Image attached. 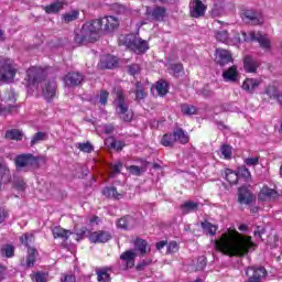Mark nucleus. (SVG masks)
<instances>
[{"label": "nucleus", "mask_w": 282, "mask_h": 282, "mask_svg": "<svg viewBox=\"0 0 282 282\" xmlns=\"http://www.w3.org/2000/svg\"><path fill=\"white\" fill-rule=\"evenodd\" d=\"M110 149H113L115 151H122V149H124V142L113 139L110 143Z\"/></svg>", "instance_id": "e2e57ef3"}, {"label": "nucleus", "mask_w": 282, "mask_h": 282, "mask_svg": "<svg viewBox=\"0 0 282 282\" xmlns=\"http://www.w3.org/2000/svg\"><path fill=\"white\" fill-rule=\"evenodd\" d=\"M133 224V217L131 216H123L117 221V226L122 230H129Z\"/></svg>", "instance_id": "37998d69"}, {"label": "nucleus", "mask_w": 282, "mask_h": 282, "mask_svg": "<svg viewBox=\"0 0 282 282\" xmlns=\"http://www.w3.org/2000/svg\"><path fill=\"white\" fill-rule=\"evenodd\" d=\"M175 142L176 141H175L174 132L163 134V137L161 138V141H160L162 147H169L171 149H173V147H175Z\"/></svg>", "instance_id": "c9c22d12"}, {"label": "nucleus", "mask_w": 282, "mask_h": 282, "mask_svg": "<svg viewBox=\"0 0 282 282\" xmlns=\"http://www.w3.org/2000/svg\"><path fill=\"white\" fill-rule=\"evenodd\" d=\"M173 132L175 141L180 142V144H188V142H191V135H188V132L184 131V129L176 128Z\"/></svg>", "instance_id": "bb28decb"}, {"label": "nucleus", "mask_w": 282, "mask_h": 282, "mask_svg": "<svg viewBox=\"0 0 282 282\" xmlns=\"http://www.w3.org/2000/svg\"><path fill=\"white\" fill-rule=\"evenodd\" d=\"M170 70L174 78H180V76H184V64L182 63H172L170 64Z\"/></svg>", "instance_id": "e433bc0d"}, {"label": "nucleus", "mask_w": 282, "mask_h": 282, "mask_svg": "<svg viewBox=\"0 0 282 282\" xmlns=\"http://www.w3.org/2000/svg\"><path fill=\"white\" fill-rule=\"evenodd\" d=\"M41 162V156H35L32 153L19 154L15 156V166L17 169H39Z\"/></svg>", "instance_id": "39448f33"}, {"label": "nucleus", "mask_w": 282, "mask_h": 282, "mask_svg": "<svg viewBox=\"0 0 282 282\" xmlns=\"http://www.w3.org/2000/svg\"><path fill=\"white\" fill-rule=\"evenodd\" d=\"M180 108L183 116H197L199 111L195 106L188 104H181Z\"/></svg>", "instance_id": "ea45409f"}, {"label": "nucleus", "mask_w": 282, "mask_h": 282, "mask_svg": "<svg viewBox=\"0 0 282 282\" xmlns=\"http://www.w3.org/2000/svg\"><path fill=\"white\" fill-rule=\"evenodd\" d=\"M242 65L247 74H257L261 64L254 57L246 55L243 57Z\"/></svg>", "instance_id": "a211bd4d"}, {"label": "nucleus", "mask_w": 282, "mask_h": 282, "mask_svg": "<svg viewBox=\"0 0 282 282\" xmlns=\"http://www.w3.org/2000/svg\"><path fill=\"white\" fill-rule=\"evenodd\" d=\"M238 177H242L243 180H246V182H250V180L252 178V174L250 173V170H248V167H246V165H241L240 167H238Z\"/></svg>", "instance_id": "8fccbe9b"}, {"label": "nucleus", "mask_w": 282, "mask_h": 282, "mask_svg": "<svg viewBox=\"0 0 282 282\" xmlns=\"http://www.w3.org/2000/svg\"><path fill=\"white\" fill-rule=\"evenodd\" d=\"M221 155H224L225 160H230L232 156V149L228 144H224L220 148Z\"/></svg>", "instance_id": "bf43d9fd"}, {"label": "nucleus", "mask_w": 282, "mask_h": 282, "mask_svg": "<svg viewBox=\"0 0 282 282\" xmlns=\"http://www.w3.org/2000/svg\"><path fill=\"white\" fill-rule=\"evenodd\" d=\"M246 275L248 276L246 282H261V280L268 276V270L263 267H248Z\"/></svg>", "instance_id": "6e6552de"}, {"label": "nucleus", "mask_w": 282, "mask_h": 282, "mask_svg": "<svg viewBox=\"0 0 282 282\" xmlns=\"http://www.w3.org/2000/svg\"><path fill=\"white\" fill-rule=\"evenodd\" d=\"M121 261H126L127 268H133L135 261V252L133 250H127L120 254Z\"/></svg>", "instance_id": "72a5a7b5"}, {"label": "nucleus", "mask_w": 282, "mask_h": 282, "mask_svg": "<svg viewBox=\"0 0 282 282\" xmlns=\"http://www.w3.org/2000/svg\"><path fill=\"white\" fill-rule=\"evenodd\" d=\"M245 41H257V43H259L260 47L264 50V52H270V50H272V42L270 41V37L261 33V31L258 33L254 31L249 32V37H245Z\"/></svg>", "instance_id": "423d86ee"}, {"label": "nucleus", "mask_w": 282, "mask_h": 282, "mask_svg": "<svg viewBox=\"0 0 282 282\" xmlns=\"http://www.w3.org/2000/svg\"><path fill=\"white\" fill-rule=\"evenodd\" d=\"M74 43L79 46L87 45V43H96V37H90L82 26V30L75 32Z\"/></svg>", "instance_id": "6ab92c4d"}, {"label": "nucleus", "mask_w": 282, "mask_h": 282, "mask_svg": "<svg viewBox=\"0 0 282 282\" xmlns=\"http://www.w3.org/2000/svg\"><path fill=\"white\" fill-rule=\"evenodd\" d=\"M155 89L160 96H166L169 94V83H166L164 79H161L156 82Z\"/></svg>", "instance_id": "a18cd8bd"}, {"label": "nucleus", "mask_w": 282, "mask_h": 282, "mask_svg": "<svg viewBox=\"0 0 282 282\" xmlns=\"http://www.w3.org/2000/svg\"><path fill=\"white\" fill-rule=\"evenodd\" d=\"M151 17L152 19H154V21H159V23H162V21L166 19V7H154L151 11Z\"/></svg>", "instance_id": "cd10ccee"}, {"label": "nucleus", "mask_w": 282, "mask_h": 282, "mask_svg": "<svg viewBox=\"0 0 282 282\" xmlns=\"http://www.w3.org/2000/svg\"><path fill=\"white\" fill-rule=\"evenodd\" d=\"M127 69H128V74L130 76H137V74H140V64H130L127 66Z\"/></svg>", "instance_id": "680f3d73"}, {"label": "nucleus", "mask_w": 282, "mask_h": 282, "mask_svg": "<svg viewBox=\"0 0 282 282\" xmlns=\"http://www.w3.org/2000/svg\"><path fill=\"white\" fill-rule=\"evenodd\" d=\"M216 40L219 41V43H228L229 34L226 30L216 32Z\"/></svg>", "instance_id": "4d7b16f0"}, {"label": "nucleus", "mask_w": 282, "mask_h": 282, "mask_svg": "<svg viewBox=\"0 0 282 282\" xmlns=\"http://www.w3.org/2000/svg\"><path fill=\"white\" fill-rule=\"evenodd\" d=\"M259 202H274L279 199V192L273 188H270L268 185H264L258 195Z\"/></svg>", "instance_id": "2eb2a0df"}, {"label": "nucleus", "mask_w": 282, "mask_h": 282, "mask_svg": "<svg viewBox=\"0 0 282 282\" xmlns=\"http://www.w3.org/2000/svg\"><path fill=\"white\" fill-rule=\"evenodd\" d=\"M135 100L140 102V100H144L147 98V93L144 91V86L141 82L135 83V91H134Z\"/></svg>", "instance_id": "c03bdc74"}, {"label": "nucleus", "mask_w": 282, "mask_h": 282, "mask_svg": "<svg viewBox=\"0 0 282 282\" xmlns=\"http://www.w3.org/2000/svg\"><path fill=\"white\" fill-rule=\"evenodd\" d=\"M111 172L109 173V177L113 178L116 175H120V171H122V162H117L110 165Z\"/></svg>", "instance_id": "6e6d98bb"}, {"label": "nucleus", "mask_w": 282, "mask_h": 282, "mask_svg": "<svg viewBox=\"0 0 282 282\" xmlns=\"http://www.w3.org/2000/svg\"><path fill=\"white\" fill-rule=\"evenodd\" d=\"M207 7L202 2V0H194L193 8L189 10L191 17L193 19H199L206 14Z\"/></svg>", "instance_id": "aec40b11"}, {"label": "nucleus", "mask_w": 282, "mask_h": 282, "mask_svg": "<svg viewBox=\"0 0 282 282\" xmlns=\"http://www.w3.org/2000/svg\"><path fill=\"white\" fill-rule=\"evenodd\" d=\"M253 202H257V196L248 187L241 186L238 188V204L250 206Z\"/></svg>", "instance_id": "ddd939ff"}, {"label": "nucleus", "mask_w": 282, "mask_h": 282, "mask_svg": "<svg viewBox=\"0 0 282 282\" xmlns=\"http://www.w3.org/2000/svg\"><path fill=\"white\" fill-rule=\"evenodd\" d=\"M102 34H111V32L118 30L120 21L113 15H105L100 18Z\"/></svg>", "instance_id": "9d476101"}, {"label": "nucleus", "mask_w": 282, "mask_h": 282, "mask_svg": "<svg viewBox=\"0 0 282 282\" xmlns=\"http://www.w3.org/2000/svg\"><path fill=\"white\" fill-rule=\"evenodd\" d=\"M17 98H19V95H17V93L11 90L10 93H8V96L4 99V104L6 105H15Z\"/></svg>", "instance_id": "052dcab7"}, {"label": "nucleus", "mask_w": 282, "mask_h": 282, "mask_svg": "<svg viewBox=\"0 0 282 282\" xmlns=\"http://www.w3.org/2000/svg\"><path fill=\"white\" fill-rule=\"evenodd\" d=\"M115 105L116 113L123 122H131L133 120V110L129 109V104H127V97L124 96V90L122 88H115Z\"/></svg>", "instance_id": "f03ea898"}, {"label": "nucleus", "mask_w": 282, "mask_h": 282, "mask_svg": "<svg viewBox=\"0 0 282 282\" xmlns=\"http://www.w3.org/2000/svg\"><path fill=\"white\" fill-rule=\"evenodd\" d=\"M25 80L28 85H39V83L45 80V72L39 67L32 66L26 70Z\"/></svg>", "instance_id": "1a4fd4ad"}, {"label": "nucleus", "mask_w": 282, "mask_h": 282, "mask_svg": "<svg viewBox=\"0 0 282 282\" xmlns=\"http://www.w3.org/2000/svg\"><path fill=\"white\" fill-rule=\"evenodd\" d=\"M113 239V235L107 230H97L89 235L90 243H107Z\"/></svg>", "instance_id": "4468645a"}, {"label": "nucleus", "mask_w": 282, "mask_h": 282, "mask_svg": "<svg viewBox=\"0 0 282 282\" xmlns=\"http://www.w3.org/2000/svg\"><path fill=\"white\" fill-rule=\"evenodd\" d=\"M44 140H47L46 132H36L31 139V147H36V144H40V142H44Z\"/></svg>", "instance_id": "de8ad7c7"}, {"label": "nucleus", "mask_w": 282, "mask_h": 282, "mask_svg": "<svg viewBox=\"0 0 282 282\" xmlns=\"http://www.w3.org/2000/svg\"><path fill=\"white\" fill-rule=\"evenodd\" d=\"M26 186L25 181L21 178L13 183V188H15V191H25Z\"/></svg>", "instance_id": "338daca9"}, {"label": "nucleus", "mask_w": 282, "mask_h": 282, "mask_svg": "<svg viewBox=\"0 0 282 282\" xmlns=\"http://www.w3.org/2000/svg\"><path fill=\"white\" fill-rule=\"evenodd\" d=\"M260 85L261 80L257 78H246L242 83V89L247 91V94H254Z\"/></svg>", "instance_id": "5701e85b"}, {"label": "nucleus", "mask_w": 282, "mask_h": 282, "mask_svg": "<svg viewBox=\"0 0 282 282\" xmlns=\"http://www.w3.org/2000/svg\"><path fill=\"white\" fill-rule=\"evenodd\" d=\"M17 76V66L6 57H0V83H10Z\"/></svg>", "instance_id": "7ed1b4c3"}, {"label": "nucleus", "mask_w": 282, "mask_h": 282, "mask_svg": "<svg viewBox=\"0 0 282 282\" xmlns=\"http://www.w3.org/2000/svg\"><path fill=\"white\" fill-rule=\"evenodd\" d=\"M241 19H243L247 23H250L251 25H260L261 24V20L259 19V15L257 14V12H254L252 10H246L241 14Z\"/></svg>", "instance_id": "393cba45"}, {"label": "nucleus", "mask_w": 282, "mask_h": 282, "mask_svg": "<svg viewBox=\"0 0 282 282\" xmlns=\"http://www.w3.org/2000/svg\"><path fill=\"white\" fill-rule=\"evenodd\" d=\"M252 248H257L252 237L246 236L232 228H229L219 239L215 240V250L226 257H238L241 259L247 257Z\"/></svg>", "instance_id": "f257e3e1"}, {"label": "nucleus", "mask_w": 282, "mask_h": 282, "mask_svg": "<svg viewBox=\"0 0 282 282\" xmlns=\"http://www.w3.org/2000/svg\"><path fill=\"white\" fill-rule=\"evenodd\" d=\"M259 160H260V156H254V158H247L245 159L243 162L247 166H258Z\"/></svg>", "instance_id": "69168bd1"}, {"label": "nucleus", "mask_w": 282, "mask_h": 282, "mask_svg": "<svg viewBox=\"0 0 282 282\" xmlns=\"http://www.w3.org/2000/svg\"><path fill=\"white\" fill-rule=\"evenodd\" d=\"M61 282H76V275L69 273H63L61 278Z\"/></svg>", "instance_id": "774afa93"}, {"label": "nucleus", "mask_w": 282, "mask_h": 282, "mask_svg": "<svg viewBox=\"0 0 282 282\" xmlns=\"http://www.w3.org/2000/svg\"><path fill=\"white\" fill-rule=\"evenodd\" d=\"M279 87L274 84H268L262 91L263 102H270V100H278L279 98Z\"/></svg>", "instance_id": "f3484780"}, {"label": "nucleus", "mask_w": 282, "mask_h": 282, "mask_svg": "<svg viewBox=\"0 0 282 282\" xmlns=\"http://www.w3.org/2000/svg\"><path fill=\"white\" fill-rule=\"evenodd\" d=\"M74 230H75L77 241H83V239L87 237V232H89V229L86 226L80 228H78V226H75Z\"/></svg>", "instance_id": "3c124183"}, {"label": "nucleus", "mask_w": 282, "mask_h": 282, "mask_svg": "<svg viewBox=\"0 0 282 282\" xmlns=\"http://www.w3.org/2000/svg\"><path fill=\"white\" fill-rule=\"evenodd\" d=\"M0 252L2 257H6L7 259H12V257H14V245H3L0 249Z\"/></svg>", "instance_id": "49530a36"}, {"label": "nucleus", "mask_w": 282, "mask_h": 282, "mask_svg": "<svg viewBox=\"0 0 282 282\" xmlns=\"http://www.w3.org/2000/svg\"><path fill=\"white\" fill-rule=\"evenodd\" d=\"M180 251V245L177 241H170L166 249V254H175Z\"/></svg>", "instance_id": "13d9d810"}, {"label": "nucleus", "mask_w": 282, "mask_h": 282, "mask_svg": "<svg viewBox=\"0 0 282 282\" xmlns=\"http://www.w3.org/2000/svg\"><path fill=\"white\" fill-rule=\"evenodd\" d=\"M76 147L77 149H79V151H82V153H93L94 151V145L89 141H87L86 143L78 142L76 143Z\"/></svg>", "instance_id": "864d4df0"}, {"label": "nucleus", "mask_w": 282, "mask_h": 282, "mask_svg": "<svg viewBox=\"0 0 282 282\" xmlns=\"http://www.w3.org/2000/svg\"><path fill=\"white\" fill-rule=\"evenodd\" d=\"M84 32L88 33L90 39H100V34H102V24L100 19H95L93 21L86 22L82 26Z\"/></svg>", "instance_id": "0eeeda50"}, {"label": "nucleus", "mask_w": 282, "mask_h": 282, "mask_svg": "<svg viewBox=\"0 0 282 282\" xmlns=\"http://www.w3.org/2000/svg\"><path fill=\"white\" fill-rule=\"evenodd\" d=\"M36 257H39V251L34 247L28 248V254L25 260V265L28 268H34V263H36Z\"/></svg>", "instance_id": "7c9ffc66"}, {"label": "nucleus", "mask_w": 282, "mask_h": 282, "mask_svg": "<svg viewBox=\"0 0 282 282\" xmlns=\"http://www.w3.org/2000/svg\"><path fill=\"white\" fill-rule=\"evenodd\" d=\"M111 272H113V268H111V267L97 268L95 270L97 281L98 282H111Z\"/></svg>", "instance_id": "4be33fe9"}, {"label": "nucleus", "mask_w": 282, "mask_h": 282, "mask_svg": "<svg viewBox=\"0 0 282 282\" xmlns=\"http://www.w3.org/2000/svg\"><path fill=\"white\" fill-rule=\"evenodd\" d=\"M7 140H17V142L23 140V132L19 129H11L6 131Z\"/></svg>", "instance_id": "a19ab883"}, {"label": "nucleus", "mask_w": 282, "mask_h": 282, "mask_svg": "<svg viewBox=\"0 0 282 282\" xmlns=\"http://www.w3.org/2000/svg\"><path fill=\"white\" fill-rule=\"evenodd\" d=\"M101 69H113L118 67V58L112 55H106L100 59Z\"/></svg>", "instance_id": "b1692460"}, {"label": "nucleus", "mask_w": 282, "mask_h": 282, "mask_svg": "<svg viewBox=\"0 0 282 282\" xmlns=\"http://www.w3.org/2000/svg\"><path fill=\"white\" fill-rule=\"evenodd\" d=\"M200 228H203L205 235H209L210 237H215V235H217V231L219 230V226L214 225L208 220L202 221Z\"/></svg>", "instance_id": "c756f323"}, {"label": "nucleus", "mask_w": 282, "mask_h": 282, "mask_svg": "<svg viewBox=\"0 0 282 282\" xmlns=\"http://www.w3.org/2000/svg\"><path fill=\"white\" fill-rule=\"evenodd\" d=\"M102 195L110 199H122V197H124V194L119 193L118 188H116L115 186L104 188Z\"/></svg>", "instance_id": "2f4dec72"}, {"label": "nucleus", "mask_w": 282, "mask_h": 282, "mask_svg": "<svg viewBox=\"0 0 282 282\" xmlns=\"http://www.w3.org/2000/svg\"><path fill=\"white\" fill-rule=\"evenodd\" d=\"M66 87H80L85 83V75L80 72H69L63 77Z\"/></svg>", "instance_id": "f8f14e48"}, {"label": "nucleus", "mask_w": 282, "mask_h": 282, "mask_svg": "<svg viewBox=\"0 0 282 282\" xmlns=\"http://www.w3.org/2000/svg\"><path fill=\"white\" fill-rule=\"evenodd\" d=\"M30 276L33 282H47V276H50V274L43 271H37L32 273Z\"/></svg>", "instance_id": "603ef678"}, {"label": "nucleus", "mask_w": 282, "mask_h": 282, "mask_svg": "<svg viewBox=\"0 0 282 282\" xmlns=\"http://www.w3.org/2000/svg\"><path fill=\"white\" fill-rule=\"evenodd\" d=\"M134 246L142 257H144V254H147L148 252H151V248H148L149 243L147 242V240L137 238L134 241Z\"/></svg>", "instance_id": "f704fd0d"}, {"label": "nucleus", "mask_w": 282, "mask_h": 282, "mask_svg": "<svg viewBox=\"0 0 282 282\" xmlns=\"http://www.w3.org/2000/svg\"><path fill=\"white\" fill-rule=\"evenodd\" d=\"M124 45L135 54H145L149 50V42L135 35H126Z\"/></svg>", "instance_id": "20e7f679"}, {"label": "nucleus", "mask_w": 282, "mask_h": 282, "mask_svg": "<svg viewBox=\"0 0 282 282\" xmlns=\"http://www.w3.org/2000/svg\"><path fill=\"white\" fill-rule=\"evenodd\" d=\"M52 235L54 239H64L65 241H67V239H69V236L72 235V231L61 226H56L52 229Z\"/></svg>", "instance_id": "c85d7f7f"}, {"label": "nucleus", "mask_w": 282, "mask_h": 282, "mask_svg": "<svg viewBox=\"0 0 282 282\" xmlns=\"http://www.w3.org/2000/svg\"><path fill=\"white\" fill-rule=\"evenodd\" d=\"M33 239L34 234L25 232L20 237V243H22V246H25L26 248H30V243H32Z\"/></svg>", "instance_id": "5fc2aeb1"}, {"label": "nucleus", "mask_w": 282, "mask_h": 282, "mask_svg": "<svg viewBox=\"0 0 282 282\" xmlns=\"http://www.w3.org/2000/svg\"><path fill=\"white\" fill-rule=\"evenodd\" d=\"M80 12H78V10H73L68 13H64L62 15V21H64V23H72V21H76V19H78Z\"/></svg>", "instance_id": "09e8293b"}, {"label": "nucleus", "mask_w": 282, "mask_h": 282, "mask_svg": "<svg viewBox=\"0 0 282 282\" xmlns=\"http://www.w3.org/2000/svg\"><path fill=\"white\" fill-rule=\"evenodd\" d=\"M223 80H225V83H237V80H239V69L237 65H232L223 72Z\"/></svg>", "instance_id": "412c9836"}, {"label": "nucleus", "mask_w": 282, "mask_h": 282, "mask_svg": "<svg viewBox=\"0 0 282 282\" xmlns=\"http://www.w3.org/2000/svg\"><path fill=\"white\" fill-rule=\"evenodd\" d=\"M56 89H58V84L55 80L47 82L42 88V96L45 100L52 102L56 96Z\"/></svg>", "instance_id": "dca6fc26"}, {"label": "nucleus", "mask_w": 282, "mask_h": 282, "mask_svg": "<svg viewBox=\"0 0 282 282\" xmlns=\"http://www.w3.org/2000/svg\"><path fill=\"white\" fill-rule=\"evenodd\" d=\"M61 10H63V2L61 1L53 2L44 7V12H46V14H58Z\"/></svg>", "instance_id": "4c0bfd02"}, {"label": "nucleus", "mask_w": 282, "mask_h": 282, "mask_svg": "<svg viewBox=\"0 0 282 282\" xmlns=\"http://www.w3.org/2000/svg\"><path fill=\"white\" fill-rule=\"evenodd\" d=\"M181 210H183L184 215H188L189 213H195L199 210V203L187 200L181 205Z\"/></svg>", "instance_id": "473e14b6"}, {"label": "nucleus", "mask_w": 282, "mask_h": 282, "mask_svg": "<svg viewBox=\"0 0 282 282\" xmlns=\"http://www.w3.org/2000/svg\"><path fill=\"white\" fill-rule=\"evenodd\" d=\"M0 182L2 184H10L12 182V173L10 172V167L6 165V163L0 161Z\"/></svg>", "instance_id": "a878e982"}, {"label": "nucleus", "mask_w": 282, "mask_h": 282, "mask_svg": "<svg viewBox=\"0 0 282 282\" xmlns=\"http://www.w3.org/2000/svg\"><path fill=\"white\" fill-rule=\"evenodd\" d=\"M225 178L229 184L235 185L239 182V174L238 172H235L231 169H226Z\"/></svg>", "instance_id": "79ce46f5"}, {"label": "nucleus", "mask_w": 282, "mask_h": 282, "mask_svg": "<svg viewBox=\"0 0 282 282\" xmlns=\"http://www.w3.org/2000/svg\"><path fill=\"white\" fill-rule=\"evenodd\" d=\"M19 109H21L20 105L7 104L4 107L0 106V116L8 113H19Z\"/></svg>", "instance_id": "58836bf2"}, {"label": "nucleus", "mask_w": 282, "mask_h": 282, "mask_svg": "<svg viewBox=\"0 0 282 282\" xmlns=\"http://www.w3.org/2000/svg\"><path fill=\"white\" fill-rule=\"evenodd\" d=\"M215 56V61L220 67H226L229 63H235L232 53L226 48H216Z\"/></svg>", "instance_id": "9b49d317"}, {"label": "nucleus", "mask_w": 282, "mask_h": 282, "mask_svg": "<svg viewBox=\"0 0 282 282\" xmlns=\"http://www.w3.org/2000/svg\"><path fill=\"white\" fill-rule=\"evenodd\" d=\"M202 96H204V98H210V96H215V91H213V89H210L209 85H205L200 91Z\"/></svg>", "instance_id": "0e129e2a"}]
</instances>
